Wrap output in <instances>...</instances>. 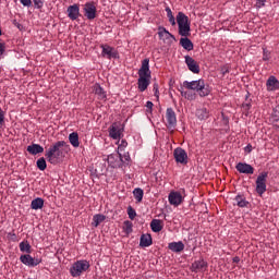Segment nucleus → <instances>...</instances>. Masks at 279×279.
<instances>
[{"label": "nucleus", "instance_id": "nucleus-20", "mask_svg": "<svg viewBox=\"0 0 279 279\" xmlns=\"http://www.w3.org/2000/svg\"><path fill=\"white\" fill-rule=\"evenodd\" d=\"M168 248L171 252H174V254H180V252H184V242L183 241L170 242L168 244Z\"/></svg>", "mask_w": 279, "mask_h": 279}, {"label": "nucleus", "instance_id": "nucleus-42", "mask_svg": "<svg viewBox=\"0 0 279 279\" xmlns=\"http://www.w3.org/2000/svg\"><path fill=\"white\" fill-rule=\"evenodd\" d=\"M146 108H147V112H149V113H151V110H154V102H151V101H147L146 102Z\"/></svg>", "mask_w": 279, "mask_h": 279}, {"label": "nucleus", "instance_id": "nucleus-29", "mask_svg": "<svg viewBox=\"0 0 279 279\" xmlns=\"http://www.w3.org/2000/svg\"><path fill=\"white\" fill-rule=\"evenodd\" d=\"M150 228L153 232H161L162 231V220L153 219L150 222Z\"/></svg>", "mask_w": 279, "mask_h": 279}, {"label": "nucleus", "instance_id": "nucleus-6", "mask_svg": "<svg viewBox=\"0 0 279 279\" xmlns=\"http://www.w3.org/2000/svg\"><path fill=\"white\" fill-rule=\"evenodd\" d=\"M84 16L87 19V21H95L97 19V7L95 5V2H86L83 7Z\"/></svg>", "mask_w": 279, "mask_h": 279}, {"label": "nucleus", "instance_id": "nucleus-32", "mask_svg": "<svg viewBox=\"0 0 279 279\" xmlns=\"http://www.w3.org/2000/svg\"><path fill=\"white\" fill-rule=\"evenodd\" d=\"M20 252H25L26 254H32V245L27 241L20 243Z\"/></svg>", "mask_w": 279, "mask_h": 279}, {"label": "nucleus", "instance_id": "nucleus-45", "mask_svg": "<svg viewBox=\"0 0 279 279\" xmlns=\"http://www.w3.org/2000/svg\"><path fill=\"white\" fill-rule=\"evenodd\" d=\"M221 73H222V75L230 73V65L221 66Z\"/></svg>", "mask_w": 279, "mask_h": 279}, {"label": "nucleus", "instance_id": "nucleus-52", "mask_svg": "<svg viewBox=\"0 0 279 279\" xmlns=\"http://www.w3.org/2000/svg\"><path fill=\"white\" fill-rule=\"evenodd\" d=\"M123 158H124V160H125L126 162H130V155H129V154H128V155H124Z\"/></svg>", "mask_w": 279, "mask_h": 279}, {"label": "nucleus", "instance_id": "nucleus-39", "mask_svg": "<svg viewBox=\"0 0 279 279\" xmlns=\"http://www.w3.org/2000/svg\"><path fill=\"white\" fill-rule=\"evenodd\" d=\"M33 3L37 10H41L43 5H45V2H43V0H33Z\"/></svg>", "mask_w": 279, "mask_h": 279}, {"label": "nucleus", "instance_id": "nucleus-30", "mask_svg": "<svg viewBox=\"0 0 279 279\" xmlns=\"http://www.w3.org/2000/svg\"><path fill=\"white\" fill-rule=\"evenodd\" d=\"M106 221V216L101 214L94 215L92 225L94 228H98L100 223H104Z\"/></svg>", "mask_w": 279, "mask_h": 279}, {"label": "nucleus", "instance_id": "nucleus-3", "mask_svg": "<svg viewBox=\"0 0 279 279\" xmlns=\"http://www.w3.org/2000/svg\"><path fill=\"white\" fill-rule=\"evenodd\" d=\"M183 86L187 90H195L196 93L199 94V97H208V95H210V89L206 87V83L202 78L197 81H191V82L184 81Z\"/></svg>", "mask_w": 279, "mask_h": 279}, {"label": "nucleus", "instance_id": "nucleus-1", "mask_svg": "<svg viewBox=\"0 0 279 279\" xmlns=\"http://www.w3.org/2000/svg\"><path fill=\"white\" fill-rule=\"evenodd\" d=\"M138 90L141 93H145L151 81V71L149 70V58H146L142 61V66L138 70Z\"/></svg>", "mask_w": 279, "mask_h": 279}, {"label": "nucleus", "instance_id": "nucleus-18", "mask_svg": "<svg viewBox=\"0 0 279 279\" xmlns=\"http://www.w3.org/2000/svg\"><path fill=\"white\" fill-rule=\"evenodd\" d=\"M168 199L171 206H180L182 204V194L180 192H171Z\"/></svg>", "mask_w": 279, "mask_h": 279}, {"label": "nucleus", "instance_id": "nucleus-27", "mask_svg": "<svg viewBox=\"0 0 279 279\" xmlns=\"http://www.w3.org/2000/svg\"><path fill=\"white\" fill-rule=\"evenodd\" d=\"M69 141L70 144L72 145V147H80V135L77 134V132H73L69 135Z\"/></svg>", "mask_w": 279, "mask_h": 279}, {"label": "nucleus", "instance_id": "nucleus-22", "mask_svg": "<svg viewBox=\"0 0 279 279\" xmlns=\"http://www.w3.org/2000/svg\"><path fill=\"white\" fill-rule=\"evenodd\" d=\"M93 93L97 95V98L100 99L101 101H104V99H106L107 97L106 90L102 89L99 83H96L95 85H93Z\"/></svg>", "mask_w": 279, "mask_h": 279}, {"label": "nucleus", "instance_id": "nucleus-53", "mask_svg": "<svg viewBox=\"0 0 279 279\" xmlns=\"http://www.w3.org/2000/svg\"><path fill=\"white\" fill-rule=\"evenodd\" d=\"M182 97H186V92L181 90Z\"/></svg>", "mask_w": 279, "mask_h": 279}, {"label": "nucleus", "instance_id": "nucleus-54", "mask_svg": "<svg viewBox=\"0 0 279 279\" xmlns=\"http://www.w3.org/2000/svg\"><path fill=\"white\" fill-rule=\"evenodd\" d=\"M233 263H239V257H234Z\"/></svg>", "mask_w": 279, "mask_h": 279}, {"label": "nucleus", "instance_id": "nucleus-36", "mask_svg": "<svg viewBox=\"0 0 279 279\" xmlns=\"http://www.w3.org/2000/svg\"><path fill=\"white\" fill-rule=\"evenodd\" d=\"M166 12L169 19V23H171V25H175V17L173 16V12L171 11V8L167 7Z\"/></svg>", "mask_w": 279, "mask_h": 279}, {"label": "nucleus", "instance_id": "nucleus-46", "mask_svg": "<svg viewBox=\"0 0 279 279\" xmlns=\"http://www.w3.org/2000/svg\"><path fill=\"white\" fill-rule=\"evenodd\" d=\"M124 223H125V226H126L125 232H126L128 234H130V232H132V222L125 221Z\"/></svg>", "mask_w": 279, "mask_h": 279}, {"label": "nucleus", "instance_id": "nucleus-34", "mask_svg": "<svg viewBox=\"0 0 279 279\" xmlns=\"http://www.w3.org/2000/svg\"><path fill=\"white\" fill-rule=\"evenodd\" d=\"M270 119H271L272 123H278V121H279V105H277L272 109V113L270 116Z\"/></svg>", "mask_w": 279, "mask_h": 279}, {"label": "nucleus", "instance_id": "nucleus-38", "mask_svg": "<svg viewBox=\"0 0 279 279\" xmlns=\"http://www.w3.org/2000/svg\"><path fill=\"white\" fill-rule=\"evenodd\" d=\"M129 219L134 220L136 218V210L132 206L128 207Z\"/></svg>", "mask_w": 279, "mask_h": 279}, {"label": "nucleus", "instance_id": "nucleus-55", "mask_svg": "<svg viewBox=\"0 0 279 279\" xmlns=\"http://www.w3.org/2000/svg\"><path fill=\"white\" fill-rule=\"evenodd\" d=\"M9 235L13 236L14 239H16V234L15 233H9Z\"/></svg>", "mask_w": 279, "mask_h": 279}, {"label": "nucleus", "instance_id": "nucleus-41", "mask_svg": "<svg viewBox=\"0 0 279 279\" xmlns=\"http://www.w3.org/2000/svg\"><path fill=\"white\" fill-rule=\"evenodd\" d=\"M5 121V112L0 108V125H3Z\"/></svg>", "mask_w": 279, "mask_h": 279}, {"label": "nucleus", "instance_id": "nucleus-2", "mask_svg": "<svg viewBox=\"0 0 279 279\" xmlns=\"http://www.w3.org/2000/svg\"><path fill=\"white\" fill-rule=\"evenodd\" d=\"M62 147H66V142L58 141L46 149L45 158L50 165H58V162H60V158H62Z\"/></svg>", "mask_w": 279, "mask_h": 279}, {"label": "nucleus", "instance_id": "nucleus-12", "mask_svg": "<svg viewBox=\"0 0 279 279\" xmlns=\"http://www.w3.org/2000/svg\"><path fill=\"white\" fill-rule=\"evenodd\" d=\"M107 162L112 169H119L123 165V156L121 154H111L107 157Z\"/></svg>", "mask_w": 279, "mask_h": 279}, {"label": "nucleus", "instance_id": "nucleus-31", "mask_svg": "<svg viewBox=\"0 0 279 279\" xmlns=\"http://www.w3.org/2000/svg\"><path fill=\"white\" fill-rule=\"evenodd\" d=\"M196 117L197 119H199L201 121H205V119H208L209 114H208V109L206 108H201L196 110Z\"/></svg>", "mask_w": 279, "mask_h": 279}, {"label": "nucleus", "instance_id": "nucleus-24", "mask_svg": "<svg viewBox=\"0 0 279 279\" xmlns=\"http://www.w3.org/2000/svg\"><path fill=\"white\" fill-rule=\"evenodd\" d=\"M28 154H32V156H37V154H43L45 151V148L40 146V144H32L27 146Z\"/></svg>", "mask_w": 279, "mask_h": 279}, {"label": "nucleus", "instance_id": "nucleus-43", "mask_svg": "<svg viewBox=\"0 0 279 279\" xmlns=\"http://www.w3.org/2000/svg\"><path fill=\"white\" fill-rule=\"evenodd\" d=\"M125 147H128V141L122 140L121 143L118 146V149L123 150V149H125Z\"/></svg>", "mask_w": 279, "mask_h": 279}, {"label": "nucleus", "instance_id": "nucleus-26", "mask_svg": "<svg viewBox=\"0 0 279 279\" xmlns=\"http://www.w3.org/2000/svg\"><path fill=\"white\" fill-rule=\"evenodd\" d=\"M45 206V199L37 197L32 201L31 208L33 210H40Z\"/></svg>", "mask_w": 279, "mask_h": 279}, {"label": "nucleus", "instance_id": "nucleus-51", "mask_svg": "<svg viewBox=\"0 0 279 279\" xmlns=\"http://www.w3.org/2000/svg\"><path fill=\"white\" fill-rule=\"evenodd\" d=\"M250 104H243V108H244V110H250Z\"/></svg>", "mask_w": 279, "mask_h": 279}, {"label": "nucleus", "instance_id": "nucleus-21", "mask_svg": "<svg viewBox=\"0 0 279 279\" xmlns=\"http://www.w3.org/2000/svg\"><path fill=\"white\" fill-rule=\"evenodd\" d=\"M266 88L268 92H274L279 89V81L276 76H270L266 82Z\"/></svg>", "mask_w": 279, "mask_h": 279}, {"label": "nucleus", "instance_id": "nucleus-48", "mask_svg": "<svg viewBox=\"0 0 279 279\" xmlns=\"http://www.w3.org/2000/svg\"><path fill=\"white\" fill-rule=\"evenodd\" d=\"M153 92L154 93H158L159 90H158V83H154V85H153Z\"/></svg>", "mask_w": 279, "mask_h": 279}, {"label": "nucleus", "instance_id": "nucleus-5", "mask_svg": "<svg viewBox=\"0 0 279 279\" xmlns=\"http://www.w3.org/2000/svg\"><path fill=\"white\" fill-rule=\"evenodd\" d=\"M88 269H90V263L86 259H81L72 265L70 274L72 278H78V276H82L84 271H88Z\"/></svg>", "mask_w": 279, "mask_h": 279}, {"label": "nucleus", "instance_id": "nucleus-37", "mask_svg": "<svg viewBox=\"0 0 279 279\" xmlns=\"http://www.w3.org/2000/svg\"><path fill=\"white\" fill-rule=\"evenodd\" d=\"M263 60L264 62H269V60H271V52L266 48L263 49Z\"/></svg>", "mask_w": 279, "mask_h": 279}, {"label": "nucleus", "instance_id": "nucleus-47", "mask_svg": "<svg viewBox=\"0 0 279 279\" xmlns=\"http://www.w3.org/2000/svg\"><path fill=\"white\" fill-rule=\"evenodd\" d=\"M5 53V43H0V56H3Z\"/></svg>", "mask_w": 279, "mask_h": 279}, {"label": "nucleus", "instance_id": "nucleus-17", "mask_svg": "<svg viewBox=\"0 0 279 279\" xmlns=\"http://www.w3.org/2000/svg\"><path fill=\"white\" fill-rule=\"evenodd\" d=\"M185 64L192 73H199V64L191 56H185Z\"/></svg>", "mask_w": 279, "mask_h": 279}, {"label": "nucleus", "instance_id": "nucleus-15", "mask_svg": "<svg viewBox=\"0 0 279 279\" xmlns=\"http://www.w3.org/2000/svg\"><path fill=\"white\" fill-rule=\"evenodd\" d=\"M66 12L70 21H77L80 19V4L74 3L68 7Z\"/></svg>", "mask_w": 279, "mask_h": 279}, {"label": "nucleus", "instance_id": "nucleus-44", "mask_svg": "<svg viewBox=\"0 0 279 279\" xmlns=\"http://www.w3.org/2000/svg\"><path fill=\"white\" fill-rule=\"evenodd\" d=\"M265 3H267V0H257L256 8H265Z\"/></svg>", "mask_w": 279, "mask_h": 279}, {"label": "nucleus", "instance_id": "nucleus-40", "mask_svg": "<svg viewBox=\"0 0 279 279\" xmlns=\"http://www.w3.org/2000/svg\"><path fill=\"white\" fill-rule=\"evenodd\" d=\"M20 3L24 5V8H32V0H20Z\"/></svg>", "mask_w": 279, "mask_h": 279}, {"label": "nucleus", "instance_id": "nucleus-19", "mask_svg": "<svg viewBox=\"0 0 279 279\" xmlns=\"http://www.w3.org/2000/svg\"><path fill=\"white\" fill-rule=\"evenodd\" d=\"M158 36L160 40H169V43H172V40H175V36H173L167 28L159 27Z\"/></svg>", "mask_w": 279, "mask_h": 279}, {"label": "nucleus", "instance_id": "nucleus-13", "mask_svg": "<svg viewBox=\"0 0 279 279\" xmlns=\"http://www.w3.org/2000/svg\"><path fill=\"white\" fill-rule=\"evenodd\" d=\"M20 260H21V263H23V265H26V267H38V265H40V263H43V260L40 258L32 257V255H29V253L26 255H21Z\"/></svg>", "mask_w": 279, "mask_h": 279}, {"label": "nucleus", "instance_id": "nucleus-10", "mask_svg": "<svg viewBox=\"0 0 279 279\" xmlns=\"http://www.w3.org/2000/svg\"><path fill=\"white\" fill-rule=\"evenodd\" d=\"M109 136L113 141H121L123 136V128H121V124L114 122L112 125L109 128Z\"/></svg>", "mask_w": 279, "mask_h": 279}, {"label": "nucleus", "instance_id": "nucleus-35", "mask_svg": "<svg viewBox=\"0 0 279 279\" xmlns=\"http://www.w3.org/2000/svg\"><path fill=\"white\" fill-rule=\"evenodd\" d=\"M37 165V169H39V171H45V169H47V160H45L44 157L39 158L36 162Z\"/></svg>", "mask_w": 279, "mask_h": 279}, {"label": "nucleus", "instance_id": "nucleus-16", "mask_svg": "<svg viewBox=\"0 0 279 279\" xmlns=\"http://www.w3.org/2000/svg\"><path fill=\"white\" fill-rule=\"evenodd\" d=\"M235 169L239 171V173H244L246 175H253L254 173V167L246 162L236 163Z\"/></svg>", "mask_w": 279, "mask_h": 279}, {"label": "nucleus", "instance_id": "nucleus-25", "mask_svg": "<svg viewBox=\"0 0 279 279\" xmlns=\"http://www.w3.org/2000/svg\"><path fill=\"white\" fill-rule=\"evenodd\" d=\"M153 243L151 234H142L140 239V247H149Z\"/></svg>", "mask_w": 279, "mask_h": 279}, {"label": "nucleus", "instance_id": "nucleus-14", "mask_svg": "<svg viewBox=\"0 0 279 279\" xmlns=\"http://www.w3.org/2000/svg\"><path fill=\"white\" fill-rule=\"evenodd\" d=\"M206 269H208V262L204 260V258L192 263L191 271L194 274H198V271H206Z\"/></svg>", "mask_w": 279, "mask_h": 279}, {"label": "nucleus", "instance_id": "nucleus-49", "mask_svg": "<svg viewBox=\"0 0 279 279\" xmlns=\"http://www.w3.org/2000/svg\"><path fill=\"white\" fill-rule=\"evenodd\" d=\"M244 150H245L247 154H250V153L252 151V145L248 144V145L244 148Z\"/></svg>", "mask_w": 279, "mask_h": 279}, {"label": "nucleus", "instance_id": "nucleus-8", "mask_svg": "<svg viewBox=\"0 0 279 279\" xmlns=\"http://www.w3.org/2000/svg\"><path fill=\"white\" fill-rule=\"evenodd\" d=\"M267 172H262L256 179V193L263 195L267 191Z\"/></svg>", "mask_w": 279, "mask_h": 279}, {"label": "nucleus", "instance_id": "nucleus-23", "mask_svg": "<svg viewBox=\"0 0 279 279\" xmlns=\"http://www.w3.org/2000/svg\"><path fill=\"white\" fill-rule=\"evenodd\" d=\"M181 47H183V49H185V51H193L194 46H193V41H191V39H189V36H183L180 39Z\"/></svg>", "mask_w": 279, "mask_h": 279}, {"label": "nucleus", "instance_id": "nucleus-50", "mask_svg": "<svg viewBox=\"0 0 279 279\" xmlns=\"http://www.w3.org/2000/svg\"><path fill=\"white\" fill-rule=\"evenodd\" d=\"M154 95H155L156 99H160V92H155Z\"/></svg>", "mask_w": 279, "mask_h": 279}, {"label": "nucleus", "instance_id": "nucleus-4", "mask_svg": "<svg viewBox=\"0 0 279 279\" xmlns=\"http://www.w3.org/2000/svg\"><path fill=\"white\" fill-rule=\"evenodd\" d=\"M177 23L179 25L180 36H191V22H189V16L183 12H179L177 15Z\"/></svg>", "mask_w": 279, "mask_h": 279}, {"label": "nucleus", "instance_id": "nucleus-56", "mask_svg": "<svg viewBox=\"0 0 279 279\" xmlns=\"http://www.w3.org/2000/svg\"><path fill=\"white\" fill-rule=\"evenodd\" d=\"M3 32L1 31V27H0V36H2Z\"/></svg>", "mask_w": 279, "mask_h": 279}, {"label": "nucleus", "instance_id": "nucleus-28", "mask_svg": "<svg viewBox=\"0 0 279 279\" xmlns=\"http://www.w3.org/2000/svg\"><path fill=\"white\" fill-rule=\"evenodd\" d=\"M234 201L239 208H247V205L250 204V202H247L243 195H236Z\"/></svg>", "mask_w": 279, "mask_h": 279}, {"label": "nucleus", "instance_id": "nucleus-33", "mask_svg": "<svg viewBox=\"0 0 279 279\" xmlns=\"http://www.w3.org/2000/svg\"><path fill=\"white\" fill-rule=\"evenodd\" d=\"M133 195H134L136 202H137V203H141V202H143V196L145 195V193L143 192V189L136 187V189L133 191Z\"/></svg>", "mask_w": 279, "mask_h": 279}, {"label": "nucleus", "instance_id": "nucleus-7", "mask_svg": "<svg viewBox=\"0 0 279 279\" xmlns=\"http://www.w3.org/2000/svg\"><path fill=\"white\" fill-rule=\"evenodd\" d=\"M166 121L168 130L174 131L178 125V117L175 116V111L173 110V108H168L166 110Z\"/></svg>", "mask_w": 279, "mask_h": 279}, {"label": "nucleus", "instance_id": "nucleus-11", "mask_svg": "<svg viewBox=\"0 0 279 279\" xmlns=\"http://www.w3.org/2000/svg\"><path fill=\"white\" fill-rule=\"evenodd\" d=\"M100 49H102V58H107V60H112V58L117 60V58H119V52L117 51V49L110 47L109 45H101Z\"/></svg>", "mask_w": 279, "mask_h": 279}, {"label": "nucleus", "instance_id": "nucleus-9", "mask_svg": "<svg viewBox=\"0 0 279 279\" xmlns=\"http://www.w3.org/2000/svg\"><path fill=\"white\" fill-rule=\"evenodd\" d=\"M173 156L175 162H178L179 165H189V154H186V150H184V148H175L173 150Z\"/></svg>", "mask_w": 279, "mask_h": 279}]
</instances>
